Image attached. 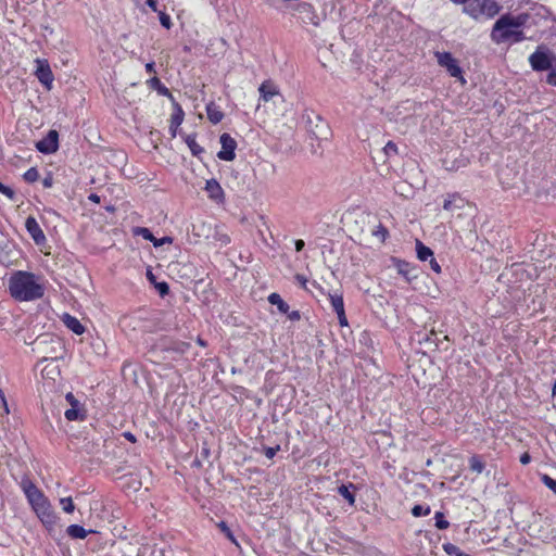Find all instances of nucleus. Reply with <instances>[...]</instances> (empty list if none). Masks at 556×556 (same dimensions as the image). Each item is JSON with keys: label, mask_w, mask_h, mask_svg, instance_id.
Wrapping results in <instances>:
<instances>
[{"label": "nucleus", "mask_w": 556, "mask_h": 556, "mask_svg": "<svg viewBox=\"0 0 556 556\" xmlns=\"http://www.w3.org/2000/svg\"><path fill=\"white\" fill-rule=\"evenodd\" d=\"M531 460V456L528 454V453H523L521 456H520V463L522 465H527L529 464Z\"/></svg>", "instance_id": "54"}, {"label": "nucleus", "mask_w": 556, "mask_h": 556, "mask_svg": "<svg viewBox=\"0 0 556 556\" xmlns=\"http://www.w3.org/2000/svg\"><path fill=\"white\" fill-rule=\"evenodd\" d=\"M53 176L51 173H48L47 176L42 179L43 188H51L53 186Z\"/></svg>", "instance_id": "48"}, {"label": "nucleus", "mask_w": 556, "mask_h": 556, "mask_svg": "<svg viewBox=\"0 0 556 556\" xmlns=\"http://www.w3.org/2000/svg\"><path fill=\"white\" fill-rule=\"evenodd\" d=\"M416 253L420 261H427L433 256V252L430 248L426 247L421 241H416Z\"/></svg>", "instance_id": "27"}, {"label": "nucleus", "mask_w": 556, "mask_h": 556, "mask_svg": "<svg viewBox=\"0 0 556 556\" xmlns=\"http://www.w3.org/2000/svg\"><path fill=\"white\" fill-rule=\"evenodd\" d=\"M206 114H207V118L213 124H218L224 118V113L213 102H211L206 105Z\"/></svg>", "instance_id": "22"}, {"label": "nucleus", "mask_w": 556, "mask_h": 556, "mask_svg": "<svg viewBox=\"0 0 556 556\" xmlns=\"http://www.w3.org/2000/svg\"><path fill=\"white\" fill-rule=\"evenodd\" d=\"M463 206L464 200L458 194L448 195L443 203V208L445 211H454L456 208H462Z\"/></svg>", "instance_id": "25"}, {"label": "nucleus", "mask_w": 556, "mask_h": 556, "mask_svg": "<svg viewBox=\"0 0 556 556\" xmlns=\"http://www.w3.org/2000/svg\"><path fill=\"white\" fill-rule=\"evenodd\" d=\"M543 484L556 494V480L551 478L548 475L541 477Z\"/></svg>", "instance_id": "39"}, {"label": "nucleus", "mask_w": 556, "mask_h": 556, "mask_svg": "<svg viewBox=\"0 0 556 556\" xmlns=\"http://www.w3.org/2000/svg\"><path fill=\"white\" fill-rule=\"evenodd\" d=\"M290 320H299L301 318V314L299 311H292L291 313H287Z\"/></svg>", "instance_id": "52"}, {"label": "nucleus", "mask_w": 556, "mask_h": 556, "mask_svg": "<svg viewBox=\"0 0 556 556\" xmlns=\"http://www.w3.org/2000/svg\"><path fill=\"white\" fill-rule=\"evenodd\" d=\"M469 468L477 473H481L483 471L484 464L480 459V456L473 455L469 458Z\"/></svg>", "instance_id": "31"}, {"label": "nucleus", "mask_w": 556, "mask_h": 556, "mask_svg": "<svg viewBox=\"0 0 556 556\" xmlns=\"http://www.w3.org/2000/svg\"><path fill=\"white\" fill-rule=\"evenodd\" d=\"M134 233L137 236H141L143 239L150 241L153 243L154 247H161L165 243H172L170 237H163L161 239H156V236H153V233L146 227H137L134 230Z\"/></svg>", "instance_id": "14"}, {"label": "nucleus", "mask_w": 556, "mask_h": 556, "mask_svg": "<svg viewBox=\"0 0 556 556\" xmlns=\"http://www.w3.org/2000/svg\"><path fill=\"white\" fill-rule=\"evenodd\" d=\"M332 309L337 313L340 326H348V318L344 311L343 296L340 293L328 294Z\"/></svg>", "instance_id": "11"}, {"label": "nucleus", "mask_w": 556, "mask_h": 556, "mask_svg": "<svg viewBox=\"0 0 556 556\" xmlns=\"http://www.w3.org/2000/svg\"><path fill=\"white\" fill-rule=\"evenodd\" d=\"M147 84L151 89H154L159 92L161 96L172 97L170 91L168 88L157 78L156 76L151 77Z\"/></svg>", "instance_id": "24"}, {"label": "nucleus", "mask_w": 556, "mask_h": 556, "mask_svg": "<svg viewBox=\"0 0 556 556\" xmlns=\"http://www.w3.org/2000/svg\"><path fill=\"white\" fill-rule=\"evenodd\" d=\"M65 400L71 405V407H78V406H80L79 401L74 396V394L72 392H68L65 395Z\"/></svg>", "instance_id": "46"}, {"label": "nucleus", "mask_w": 556, "mask_h": 556, "mask_svg": "<svg viewBox=\"0 0 556 556\" xmlns=\"http://www.w3.org/2000/svg\"><path fill=\"white\" fill-rule=\"evenodd\" d=\"M154 286L161 296H165L169 293V287H168L167 282H165V281L155 282Z\"/></svg>", "instance_id": "43"}, {"label": "nucleus", "mask_w": 556, "mask_h": 556, "mask_svg": "<svg viewBox=\"0 0 556 556\" xmlns=\"http://www.w3.org/2000/svg\"><path fill=\"white\" fill-rule=\"evenodd\" d=\"M218 528L222 530V532H223V533H224V534H225V535H226V536H227L231 542H233V543H236V544H237V542H236V540H235V538H233V534H232V532H231L230 528L227 526V523H226V522L220 521V522L218 523Z\"/></svg>", "instance_id": "42"}, {"label": "nucleus", "mask_w": 556, "mask_h": 556, "mask_svg": "<svg viewBox=\"0 0 556 556\" xmlns=\"http://www.w3.org/2000/svg\"><path fill=\"white\" fill-rule=\"evenodd\" d=\"M529 62L533 71L543 72L553 67L554 62H556V58L547 49L540 46L529 56Z\"/></svg>", "instance_id": "3"}, {"label": "nucleus", "mask_w": 556, "mask_h": 556, "mask_svg": "<svg viewBox=\"0 0 556 556\" xmlns=\"http://www.w3.org/2000/svg\"><path fill=\"white\" fill-rule=\"evenodd\" d=\"M0 193L4 194L7 198H9L11 200H13L14 195H15L14 190L8 186H4L1 181H0Z\"/></svg>", "instance_id": "45"}, {"label": "nucleus", "mask_w": 556, "mask_h": 556, "mask_svg": "<svg viewBox=\"0 0 556 556\" xmlns=\"http://www.w3.org/2000/svg\"><path fill=\"white\" fill-rule=\"evenodd\" d=\"M294 278L303 289H306L307 279L305 276L296 274Z\"/></svg>", "instance_id": "50"}, {"label": "nucleus", "mask_w": 556, "mask_h": 556, "mask_svg": "<svg viewBox=\"0 0 556 556\" xmlns=\"http://www.w3.org/2000/svg\"><path fill=\"white\" fill-rule=\"evenodd\" d=\"M62 320H63L64 325L70 330H72L75 334H83L84 333L85 327L80 324V321L76 317L65 313L62 316Z\"/></svg>", "instance_id": "19"}, {"label": "nucleus", "mask_w": 556, "mask_h": 556, "mask_svg": "<svg viewBox=\"0 0 556 556\" xmlns=\"http://www.w3.org/2000/svg\"><path fill=\"white\" fill-rule=\"evenodd\" d=\"M159 18H160V23L163 27H165L166 29H169L172 27L173 24H172L170 16L168 14L160 11Z\"/></svg>", "instance_id": "40"}, {"label": "nucleus", "mask_w": 556, "mask_h": 556, "mask_svg": "<svg viewBox=\"0 0 556 556\" xmlns=\"http://www.w3.org/2000/svg\"><path fill=\"white\" fill-rule=\"evenodd\" d=\"M424 341L433 343L437 346L438 343H437V333H435V331L432 330L430 332V334H426Z\"/></svg>", "instance_id": "49"}, {"label": "nucleus", "mask_w": 556, "mask_h": 556, "mask_svg": "<svg viewBox=\"0 0 556 556\" xmlns=\"http://www.w3.org/2000/svg\"><path fill=\"white\" fill-rule=\"evenodd\" d=\"M431 509L430 506H424V505H415L412 508V515L414 517H421V516H428L430 514Z\"/></svg>", "instance_id": "34"}, {"label": "nucleus", "mask_w": 556, "mask_h": 556, "mask_svg": "<svg viewBox=\"0 0 556 556\" xmlns=\"http://www.w3.org/2000/svg\"><path fill=\"white\" fill-rule=\"evenodd\" d=\"M383 153L386 156H391L397 154V147L393 141H388L383 148Z\"/></svg>", "instance_id": "41"}, {"label": "nucleus", "mask_w": 556, "mask_h": 556, "mask_svg": "<svg viewBox=\"0 0 556 556\" xmlns=\"http://www.w3.org/2000/svg\"><path fill=\"white\" fill-rule=\"evenodd\" d=\"M21 485L33 509L48 502L43 493L30 480L24 479Z\"/></svg>", "instance_id": "6"}, {"label": "nucleus", "mask_w": 556, "mask_h": 556, "mask_svg": "<svg viewBox=\"0 0 556 556\" xmlns=\"http://www.w3.org/2000/svg\"><path fill=\"white\" fill-rule=\"evenodd\" d=\"M191 345L188 342L173 340L169 338H162L155 346L151 350V352H155L156 350L161 352H172L177 355H184L190 350Z\"/></svg>", "instance_id": "5"}, {"label": "nucleus", "mask_w": 556, "mask_h": 556, "mask_svg": "<svg viewBox=\"0 0 556 556\" xmlns=\"http://www.w3.org/2000/svg\"><path fill=\"white\" fill-rule=\"evenodd\" d=\"M218 240L222 242V244L226 245L230 242V238L227 235H222Z\"/></svg>", "instance_id": "57"}, {"label": "nucleus", "mask_w": 556, "mask_h": 556, "mask_svg": "<svg viewBox=\"0 0 556 556\" xmlns=\"http://www.w3.org/2000/svg\"><path fill=\"white\" fill-rule=\"evenodd\" d=\"M34 510L36 515L39 517V519L42 521V523L47 526H53L55 523L56 516L53 513L49 501L40 505V507L35 508Z\"/></svg>", "instance_id": "13"}, {"label": "nucleus", "mask_w": 556, "mask_h": 556, "mask_svg": "<svg viewBox=\"0 0 556 556\" xmlns=\"http://www.w3.org/2000/svg\"><path fill=\"white\" fill-rule=\"evenodd\" d=\"M396 268H397L399 274L403 275L407 280H410V277H409L410 265L407 262L397 260Z\"/></svg>", "instance_id": "32"}, {"label": "nucleus", "mask_w": 556, "mask_h": 556, "mask_svg": "<svg viewBox=\"0 0 556 556\" xmlns=\"http://www.w3.org/2000/svg\"><path fill=\"white\" fill-rule=\"evenodd\" d=\"M482 15L491 18L497 15L501 11V5L496 0H481Z\"/></svg>", "instance_id": "18"}, {"label": "nucleus", "mask_w": 556, "mask_h": 556, "mask_svg": "<svg viewBox=\"0 0 556 556\" xmlns=\"http://www.w3.org/2000/svg\"><path fill=\"white\" fill-rule=\"evenodd\" d=\"M350 488H354V485L353 484H350V485L342 484L341 486H339L338 493L343 498H345L349 502L350 505H354L355 496H354V493L350 490Z\"/></svg>", "instance_id": "30"}, {"label": "nucleus", "mask_w": 556, "mask_h": 556, "mask_svg": "<svg viewBox=\"0 0 556 556\" xmlns=\"http://www.w3.org/2000/svg\"><path fill=\"white\" fill-rule=\"evenodd\" d=\"M549 70L546 81L552 86H556V66L553 65Z\"/></svg>", "instance_id": "47"}, {"label": "nucleus", "mask_w": 556, "mask_h": 556, "mask_svg": "<svg viewBox=\"0 0 556 556\" xmlns=\"http://www.w3.org/2000/svg\"><path fill=\"white\" fill-rule=\"evenodd\" d=\"M372 236L378 237L381 242H384L387 237L389 236V231H388V229L382 224H379L372 230Z\"/></svg>", "instance_id": "36"}, {"label": "nucleus", "mask_w": 556, "mask_h": 556, "mask_svg": "<svg viewBox=\"0 0 556 556\" xmlns=\"http://www.w3.org/2000/svg\"><path fill=\"white\" fill-rule=\"evenodd\" d=\"M146 3L154 11L157 12L156 1L155 0H146Z\"/></svg>", "instance_id": "56"}, {"label": "nucleus", "mask_w": 556, "mask_h": 556, "mask_svg": "<svg viewBox=\"0 0 556 556\" xmlns=\"http://www.w3.org/2000/svg\"><path fill=\"white\" fill-rule=\"evenodd\" d=\"M268 302L273 305H276L278 311L282 314H287L289 312V304L285 302L278 293L269 294Z\"/></svg>", "instance_id": "26"}, {"label": "nucleus", "mask_w": 556, "mask_h": 556, "mask_svg": "<svg viewBox=\"0 0 556 556\" xmlns=\"http://www.w3.org/2000/svg\"><path fill=\"white\" fill-rule=\"evenodd\" d=\"M185 141L193 155L197 156L204 151V149L197 143L195 135H187Z\"/></svg>", "instance_id": "29"}, {"label": "nucleus", "mask_w": 556, "mask_h": 556, "mask_svg": "<svg viewBox=\"0 0 556 556\" xmlns=\"http://www.w3.org/2000/svg\"><path fill=\"white\" fill-rule=\"evenodd\" d=\"M464 12L473 18L482 16L481 0H468L464 4Z\"/></svg>", "instance_id": "21"}, {"label": "nucleus", "mask_w": 556, "mask_h": 556, "mask_svg": "<svg viewBox=\"0 0 556 556\" xmlns=\"http://www.w3.org/2000/svg\"><path fill=\"white\" fill-rule=\"evenodd\" d=\"M36 149L43 154H51L59 149V134L56 130L51 129L47 136L36 142Z\"/></svg>", "instance_id": "8"}, {"label": "nucleus", "mask_w": 556, "mask_h": 556, "mask_svg": "<svg viewBox=\"0 0 556 556\" xmlns=\"http://www.w3.org/2000/svg\"><path fill=\"white\" fill-rule=\"evenodd\" d=\"M197 343L199 345H201V346H205L206 345V342L202 338H200V337L197 339Z\"/></svg>", "instance_id": "61"}, {"label": "nucleus", "mask_w": 556, "mask_h": 556, "mask_svg": "<svg viewBox=\"0 0 556 556\" xmlns=\"http://www.w3.org/2000/svg\"><path fill=\"white\" fill-rule=\"evenodd\" d=\"M434 519H435V527L440 530H444V529H447L450 523L448 521L445 519V516L442 511H437L435 515H434Z\"/></svg>", "instance_id": "33"}, {"label": "nucleus", "mask_w": 556, "mask_h": 556, "mask_svg": "<svg viewBox=\"0 0 556 556\" xmlns=\"http://www.w3.org/2000/svg\"><path fill=\"white\" fill-rule=\"evenodd\" d=\"M89 200H91L92 202L99 203L100 202V197L94 194V193H91L89 195Z\"/></svg>", "instance_id": "59"}, {"label": "nucleus", "mask_w": 556, "mask_h": 556, "mask_svg": "<svg viewBox=\"0 0 556 556\" xmlns=\"http://www.w3.org/2000/svg\"><path fill=\"white\" fill-rule=\"evenodd\" d=\"M25 228L36 244L46 242V236L34 216H28L25 220Z\"/></svg>", "instance_id": "10"}, {"label": "nucleus", "mask_w": 556, "mask_h": 556, "mask_svg": "<svg viewBox=\"0 0 556 556\" xmlns=\"http://www.w3.org/2000/svg\"><path fill=\"white\" fill-rule=\"evenodd\" d=\"M60 504L65 513L72 514L75 509V505L72 501V497H63L60 500Z\"/></svg>", "instance_id": "38"}, {"label": "nucleus", "mask_w": 556, "mask_h": 556, "mask_svg": "<svg viewBox=\"0 0 556 556\" xmlns=\"http://www.w3.org/2000/svg\"><path fill=\"white\" fill-rule=\"evenodd\" d=\"M260 97L263 101H269L274 96L278 94L277 87L269 80L264 81L260 88Z\"/></svg>", "instance_id": "20"}, {"label": "nucleus", "mask_w": 556, "mask_h": 556, "mask_svg": "<svg viewBox=\"0 0 556 556\" xmlns=\"http://www.w3.org/2000/svg\"><path fill=\"white\" fill-rule=\"evenodd\" d=\"M430 267L433 271L441 273V266L433 256L430 258Z\"/></svg>", "instance_id": "51"}, {"label": "nucleus", "mask_w": 556, "mask_h": 556, "mask_svg": "<svg viewBox=\"0 0 556 556\" xmlns=\"http://www.w3.org/2000/svg\"><path fill=\"white\" fill-rule=\"evenodd\" d=\"M222 150L217 153L218 159L223 161H232L236 157V140L227 132H224L219 137Z\"/></svg>", "instance_id": "7"}, {"label": "nucleus", "mask_w": 556, "mask_h": 556, "mask_svg": "<svg viewBox=\"0 0 556 556\" xmlns=\"http://www.w3.org/2000/svg\"><path fill=\"white\" fill-rule=\"evenodd\" d=\"M147 277L151 282L155 283V276L150 270H148Z\"/></svg>", "instance_id": "60"}, {"label": "nucleus", "mask_w": 556, "mask_h": 556, "mask_svg": "<svg viewBox=\"0 0 556 556\" xmlns=\"http://www.w3.org/2000/svg\"><path fill=\"white\" fill-rule=\"evenodd\" d=\"M92 530H86L84 527L79 525H71L66 529V533L72 539H85L89 533H92Z\"/></svg>", "instance_id": "23"}, {"label": "nucleus", "mask_w": 556, "mask_h": 556, "mask_svg": "<svg viewBox=\"0 0 556 556\" xmlns=\"http://www.w3.org/2000/svg\"><path fill=\"white\" fill-rule=\"evenodd\" d=\"M25 181L33 184L38 180L39 178V172L36 167H30L27 169L23 175Z\"/></svg>", "instance_id": "35"}, {"label": "nucleus", "mask_w": 556, "mask_h": 556, "mask_svg": "<svg viewBox=\"0 0 556 556\" xmlns=\"http://www.w3.org/2000/svg\"><path fill=\"white\" fill-rule=\"evenodd\" d=\"M38 66L36 71V76L38 80L45 85L48 89H51V85L53 83V74L48 63L37 61Z\"/></svg>", "instance_id": "12"}, {"label": "nucleus", "mask_w": 556, "mask_h": 556, "mask_svg": "<svg viewBox=\"0 0 556 556\" xmlns=\"http://www.w3.org/2000/svg\"><path fill=\"white\" fill-rule=\"evenodd\" d=\"M64 416L68 421L84 420L85 412L80 409V406L71 407L65 410Z\"/></svg>", "instance_id": "28"}, {"label": "nucleus", "mask_w": 556, "mask_h": 556, "mask_svg": "<svg viewBox=\"0 0 556 556\" xmlns=\"http://www.w3.org/2000/svg\"><path fill=\"white\" fill-rule=\"evenodd\" d=\"M9 289L11 295L18 301L37 300L45 293L43 286L38 282V277L33 273L22 270L11 276Z\"/></svg>", "instance_id": "1"}, {"label": "nucleus", "mask_w": 556, "mask_h": 556, "mask_svg": "<svg viewBox=\"0 0 556 556\" xmlns=\"http://www.w3.org/2000/svg\"><path fill=\"white\" fill-rule=\"evenodd\" d=\"M294 244H295V250L298 252L302 251L305 247V242L302 239L295 240Z\"/></svg>", "instance_id": "53"}, {"label": "nucleus", "mask_w": 556, "mask_h": 556, "mask_svg": "<svg viewBox=\"0 0 556 556\" xmlns=\"http://www.w3.org/2000/svg\"><path fill=\"white\" fill-rule=\"evenodd\" d=\"M491 39L495 43H504V42H521L526 39V36L522 30L519 28H514L513 26H507L506 28H500L496 30V22L493 25L491 31Z\"/></svg>", "instance_id": "2"}, {"label": "nucleus", "mask_w": 556, "mask_h": 556, "mask_svg": "<svg viewBox=\"0 0 556 556\" xmlns=\"http://www.w3.org/2000/svg\"><path fill=\"white\" fill-rule=\"evenodd\" d=\"M442 547L443 551L450 556H463V553L459 549V547L452 543H444Z\"/></svg>", "instance_id": "37"}, {"label": "nucleus", "mask_w": 556, "mask_h": 556, "mask_svg": "<svg viewBox=\"0 0 556 556\" xmlns=\"http://www.w3.org/2000/svg\"><path fill=\"white\" fill-rule=\"evenodd\" d=\"M146 71L149 74H152V73L154 74L155 73V64H154V62L147 63L146 64Z\"/></svg>", "instance_id": "55"}, {"label": "nucleus", "mask_w": 556, "mask_h": 556, "mask_svg": "<svg viewBox=\"0 0 556 556\" xmlns=\"http://www.w3.org/2000/svg\"><path fill=\"white\" fill-rule=\"evenodd\" d=\"M528 14L521 13L516 16L506 13L503 14L497 21H496V30L500 28H506L507 26H513L514 28H520L523 26L528 21Z\"/></svg>", "instance_id": "9"}, {"label": "nucleus", "mask_w": 556, "mask_h": 556, "mask_svg": "<svg viewBox=\"0 0 556 556\" xmlns=\"http://www.w3.org/2000/svg\"><path fill=\"white\" fill-rule=\"evenodd\" d=\"M278 451H280V445L264 447V454L269 459L274 458Z\"/></svg>", "instance_id": "44"}, {"label": "nucleus", "mask_w": 556, "mask_h": 556, "mask_svg": "<svg viewBox=\"0 0 556 556\" xmlns=\"http://www.w3.org/2000/svg\"><path fill=\"white\" fill-rule=\"evenodd\" d=\"M434 55L437 58L438 64L441 67H444L452 77L459 78L463 83H465L463 77V70L452 53L437 51L434 52Z\"/></svg>", "instance_id": "4"}, {"label": "nucleus", "mask_w": 556, "mask_h": 556, "mask_svg": "<svg viewBox=\"0 0 556 556\" xmlns=\"http://www.w3.org/2000/svg\"><path fill=\"white\" fill-rule=\"evenodd\" d=\"M315 117L318 121V123L315 125V127H313V125H312L313 122L308 117L309 131L318 140L327 139V137L330 132L327 123L324 122L319 115H316Z\"/></svg>", "instance_id": "15"}, {"label": "nucleus", "mask_w": 556, "mask_h": 556, "mask_svg": "<svg viewBox=\"0 0 556 556\" xmlns=\"http://www.w3.org/2000/svg\"><path fill=\"white\" fill-rule=\"evenodd\" d=\"M176 111L172 114L169 132L172 138L177 136V129L184 122L185 113L179 104L175 105Z\"/></svg>", "instance_id": "16"}, {"label": "nucleus", "mask_w": 556, "mask_h": 556, "mask_svg": "<svg viewBox=\"0 0 556 556\" xmlns=\"http://www.w3.org/2000/svg\"><path fill=\"white\" fill-rule=\"evenodd\" d=\"M124 437H125L128 441H130V442H132V443H135V442H136V437H135L131 432H125V433H124Z\"/></svg>", "instance_id": "58"}, {"label": "nucleus", "mask_w": 556, "mask_h": 556, "mask_svg": "<svg viewBox=\"0 0 556 556\" xmlns=\"http://www.w3.org/2000/svg\"><path fill=\"white\" fill-rule=\"evenodd\" d=\"M205 190L207 191L208 197L215 201H222L224 198V191L215 179L206 181Z\"/></svg>", "instance_id": "17"}]
</instances>
